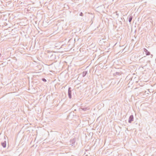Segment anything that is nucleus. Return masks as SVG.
I'll list each match as a JSON object with an SVG mask.
<instances>
[{
	"instance_id": "nucleus-1",
	"label": "nucleus",
	"mask_w": 156,
	"mask_h": 156,
	"mask_svg": "<svg viewBox=\"0 0 156 156\" xmlns=\"http://www.w3.org/2000/svg\"><path fill=\"white\" fill-rule=\"evenodd\" d=\"M48 57L50 60H54L56 58L55 52H51L49 53L48 55Z\"/></svg>"
},
{
	"instance_id": "nucleus-2",
	"label": "nucleus",
	"mask_w": 156,
	"mask_h": 156,
	"mask_svg": "<svg viewBox=\"0 0 156 156\" xmlns=\"http://www.w3.org/2000/svg\"><path fill=\"white\" fill-rule=\"evenodd\" d=\"M68 95L69 98L71 99L72 98V88L71 87H69L68 88Z\"/></svg>"
},
{
	"instance_id": "nucleus-3",
	"label": "nucleus",
	"mask_w": 156,
	"mask_h": 156,
	"mask_svg": "<svg viewBox=\"0 0 156 156\" xmlns=\"http://www.w3.org/2000/svg\"><path fill=\"white\" fill-rule=\"evenodd\" d=\"M134 119L133 116V115H131L129 117L128 119V122L129 123H131V122L133 121Z\"/></svg>"
},
{
	"instance_id": "nucleus-4",
	"label": "nucleus",
	"mask_w": 156,
	"mask_h": 156,
	"mask_svg": "<svg viewBox=\"0 0 156 156\" xmlns=\"http://www.w3.org/2000/svg\"><path fill=\"white\" fill-rule=\"evenodd\" d=\"M144 50L147 55H150V52L149 51L146 49L144 48Z\"/></svg>"
},
{
	"instance_id": "nucleus-5",
	"label": "nucleus",
	"mask_w": 156,
	"mask_h": 156,
	"mask_svg": "<svg viewBox=\"0 0 156 156\" xmlns=\"http://www.w3.org/2000/svg\"><path fill=\"white\" fill-rule=\"evenodd\" d=\"M1 145L3 147H5L6 146V141H4L3 142H2L1 143Z\"/></svg>"
},
{
	"instance_id": "nucleus-6",
	"label": "nucleus",
	"mask_w": 156,
	"mask_h": 156,
	"mask_svg": "<svg viewBox=\"0 0 156 156\" xmlns=\"http://www.w3.org/2000/svg\"><path fill=\"white\" fill-rule=\"evenodd\" d=\"M87 71H83V72L82 73L83 77H84V76H86V74H87Z\"/></svg>"
},
{
	"instance_id": "nucleus-7",
	"label": "nucleus",
	"mask_w": 156,
	"mask_h": 156,
	"mask_svg": "<svg viewBox=\"0 0 156 156\" xmlns=\"http://www.w3.org/2000/svg\"><path fill=\"white\" fill-rule=\"evenodd\" d=\"M70 143H72V144H74L75 143V139H73L71 140L70 141Z\"/></svg>"
},
{
	"instance_id": "nucleus-8",
	"label": "nucleus",
	"mask_w": 156,
	"mask_h": 156,
	"mask_svg": "<svg viewBox=\"0 0 156 156\" xmlns=\"http://www.w3.org/2000/svg\"><path fill=\"white\" fill-rule=\"evenodd\" d=\"M132 19H133V16H131L129 17L128 21L130 23V22H131Z\"/></svg>"
},
{
	"instance_id": "nucleus-9",
	"label": "nucleus",
	"mask_w": 156,
	"mask_h": 156,
	"mask_svg": "<svg viewBox=\"0 0 156 156\" xmlns=\"http://www.w3.org/2000/svg\"><path fill=\"white\" fill-rule=\"evenodd\" d=\"M81 109L83 111H86L87 110H88V109L87 108V107H83V108H81Z\"/></svg>"
},
{
	"instance_id": "nucleus-10",
	"label": "nucleus",
	"mask_w": 156,
	"mask_h": 156,
	"mask_svg": "<svg viewBox=\"0 0 156 156\" xmlns=\"http://www.w3.org/2000/svg\"><path fill=\"white\" fill-rule=\"evenodd\" d=\"M120 74V73H119V72H116L115 73H114V75H119Z\"/></svg>"
},
{
	"instance_id": "nucleus-11",
	"label": "nucleus",
	"mask_w": 156,
	"mask_h": 156,
	"mask_svg": "<svg viewBox=\"0 0 156 156\" xmlns=\"http://www.w3.org/2000/svg\"><path fill=\"white\" fill-rule=\"evenodd\" d=\"M42 80L44 82H46L47 81L44 78H43L42 79Z\"/></svg>"
},
{
	"instance_id": "nucleus-12",
	"label": "nucleus",
	"mask_w": 156,
	"mask_h": 156,
	"mask_svg": "<svg viewBox=\"0 0 156 156\" xmlns=\"http://www.w3.org/2000/svg\"><path fill=\"white\" fill-rule=\"evenodd\" d=\"M79 15L80 16H83V14L82 12H81L80 13Z\"/></svg>"
},
{
	"instance_id": "nucleus-13",
	"label": "nucleus",
	"mask_w": 156,
	"mask_h": 156,
	"mask_svg": "<svg viewBox=\"0 0 156 156\" xmlns=\"http://www.w3.org/2000/svg\"><path fill=\"white\" fill-rule=\"evenodd\" d=\"M143 59H144L143 58H141L140 59V62H142L144 60Z\"/></svg>"
},
{
	"instance_id": "nucleus-14",
	"label": "nucleus",
	"mask_w": 156,
	"mask_h": 156,
	"mask_svg": "<svg viewBox=\"0 0 156 156\" xmlns=\"http://www.w3.org/2000/svg\"><path fill=\"white\" fill-rule=\"evenodd\" d=\"M90 22L91 23V24H92L93 23V22L92 21V17H91V20L90 21Z\"/></svg>"
},
{
	"instance_id": "nucleus-15",
	"label": "nucleus",
	"mask_w": 156,
	"mask_h": 156,
	"mask_svg": "<svg viewBox=\"0 0 156 156\" xmlns=\"http://www.w3.org/2000/svg\"><path fill=\"white\" fill-rule=\"evenodd\" d=\"M1 53H0V56H1Z\"/></svg>"
}]
</instances>
